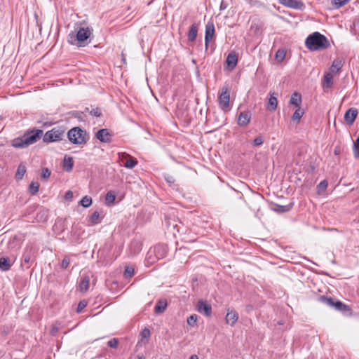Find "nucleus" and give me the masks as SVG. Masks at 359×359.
<instances>
[{
    "label": "nucleus",
    "instance_id": "obj_44",
    "mask_svg": "<svg viewBox=\"0 0 359 359\" xmlns=\"http://www.w3.org/2000/svg\"><path fill=\"white\" fill-rule=\"evenodd\" d=\"M264 143V138L262 135H259L253 140L254 147H259Z\"/></svg>",
    "mask_w": 359,
    "mask_h": 359
},
{
    "label": "nucleus",
    "instance_id": "obj_54",
    "mask_svg": "<svg viewBox=\"0 0 359 359\" xmlns=\"http://www.w3.org/2000/svg\"><path fill=\"white\" fill-rule=\"evenodd\" d=\"M227 6H228L227 4L224 1L222 0L220 4L219 9L221 11L225 10L227 8Z\"/></svg>",
    "mask_w": 359,
    "mask_h": 359
},
{
    "label": "nucleus",
    "instance_id": "obj_42",
    "mask_svg": "<svg viewBox=\"0 0 359 359\" xmlns=\"http://www.w3.org/2000/svg\"><path fill=\"white\" fill-rule=\"evenodd\" d=\"M87 306V302L86 300H81L79 302L76 308V312L81 313Z\"/></svg>",
    "mask_w": 359,
    "mask_h": 359
},
{
    "label": "nucleus",
    "instance_id": "obj_32",
    "mask_svg": "<svg viewBox=\"0 0 359 359\" xmlns=\"http://www.w3.org/2000/svg\"><path fill=\"white\" fill-rule=\"evenodd\" d=\"M39 189V184L36 182H32L31 184L29 186V191L31 195H35L38 191Z\"/></svg>",
    "mask_w": 359,
    "mask_h": 359
},
{
    "label": "nucleus",
    "instance_id": "obj_26",
    "mask_svg": "<svg viewBox=\"0 0 359 359\" xmlns=\"http://www.w3.org/2000/svg\"><path fill=\"white\" fill-rule=\"evenodd\" d=\"M74 166V160L71 156H65L63 161V167L67 172H70Z\"/></svg>",
    "mask_w": 359,
    "mask_h": 359
},
{
    "label": "nucleus",
    "instance_id": "obj_18",
    "mask_svg": "<svg viewBox=\"0 0 359 359\" xmlns=\"http://www.w3.org/2000/svg\"><path fill=\"white\" fill-rule=\"evenodd\" d=\"M238 319V313L233 310H228L225 320L226 323L231 326H233Z\"/></svg>",
    "mask_w": 359,
    "mask_h": 359
},
{
    "label": "nucleus",
    "instance_id": "obj_55",
    "mask_svg": "<svg viewBox=\"0 0 359 359\" xmlns=\"http://www.w3.org/2000/svg\"><path fill=\"white\" fill-rule=\"evenodd\" d=\"M57 332H58V327H56V326H54V327L51 329V330H50V334H51L52 335H55V334H56V333H57Z\"/></svg>",
    "mask_w": 359,
    "mask_h": 359
},
{
    "label": "nucleus",
    "instance_id": "obj_1",
    "mask_svg": "<svg viewBox=\"0 0 359 359\" xmlns=\"http://www.w3.org/2000/svg\"><path fill=\"white\" fill-rule=\"evenodd\" d=\"M65 133V128L57 126L48 130L43 134L41 129L34 128L27 130L22 136L14 138L11 145L16 149L27 148L37 142L41 137L45 143L59 142L63 140Z\"/></svg>",
    "mask_w": 359,
    "mask_h": 359
},
{
    "label": "nucleus",
    "instance_id": "obj_30",
    "mask_svg": "<svg viewBox=\"0 0 359 359\" xmlns=\"http://www.w3.org/2000/svg\"><path fill=\"white\" fill-rule=\"evenodd\" d=\"M138 163V161L133 157L130 156L124 163V166L126 168L132 169L135 168Z\"/></svg>",
    "mask_w": 359,
    "mask_h": 359
},
{
    "label": "nucleus",
    "instance_id": "obj_20",
    "mask_svg": "<svg viewBox=\"0 0 359 359\" xmlns=\"http://www.w3.org/2000/svg\"><path fill=\"white\" fill-rule=\"evenodd\" d=\"M13 262H11V259L8 257H0V270L2 271H8Z\"/></svg>",
    "mask_w": 359,
    "mask_h": 359
},
{
    "label": "nucleus",
    "instance_id": "obj_15",
    "mask_svg": "<svg viewBox=\"0 0 359 359\" xmlns=\"http://www.w3.org/2000/svg\"><path fill=\"white\" fill-rule=\"evenodd\" d=\"M333 309L337 311L343 313L344 314H349L351 312V308L348 305L345 304L338 299L334 302Z\"/></svg>",
    "mask_w": 359,
    "mask_h": 359
},
{
    "label": "nucleus",
    "instance_id": "obj_24",
    "mask_svg": "<svg viewBox=\"0 0 359 359\" xmlns=\"http://www.w3.org/2000/svg\"><path fill=\"white\" fill-rule=\"evenodd\" d=\"M323 88H330L333 86V73L330 72H325L324 74Z\"/></svg>",
    "mask_w": 359,
    "mask_h": 359
},
{
    "label": "nucleus",
    "instance_id": "obj_6",
    "mask_svg": "<svg viewBox=\"0 0 359 359\" xmlns=\"http://www.w3.org/2000/svg\"><path fill=\"white\" fill-rule=\"evenodd\" d=\"M36 258V250L31 245H27L24 250V252L22 257L21 266H25L27 269H29L31 265L35 262Z\"/></svg>",
    "mask_w": 359,
    "mask_h": 359
},
{
    "label": "nucleus",
    "instance_id": "obj_45",
    "mask_svg": "<svg viewBox=\"0 0 359 359\" xmlns=\"http://www.w3.org/2000/svg\"><path fill=\"white\" fill-rule=\"evenodd\" d=\"M70 264V258L68 256L65 257L61 263V268L62 269H66L68 268Z\"/></svg>",
    "mask_w": 359,
    "mask_h": 359
},
{
    "label": "nucleus",
    "instance_id": "obj_25",
    "mask_svg": "<svg viewBox=\"0 0 359 359\" xmlns=\"http://www.w3.org/2000/svg\"><path fill=\"white\" fill-rule=\"evenodd\" d=\"M336 300L337 299L334 298H332L331 297H326L325 295H322L318 297V301L320 302L330 306L332 309H333L334 305V302H336Z\"/></svg>",
    "mask_w": 359,
    "mask_h": 359
},
{
    "label": "nucleus",
    "instance_id": "obj_10",
    "mask_svg": "<svg viewBox=\"0 0 359 359\" xmlns=\"http://www.w3.org/2000/svg\"><path fill=\"white\" fill-rule=\"evenodd\" d=\"M167 253V250L165 245L162 244H158L154 247L153 249H150L148 254L151 256L153 254L155 255L156 259H161L163 258Z\"/></svg>",
    "mask_w": 359,
    "mask_h": 359
},
{
    "label": "nucleus",
    "instance_id": "obj_22",
    "mask_svg": "<svg viewBox=\"0 0 359 359\" xmlns=\"http://www.w3.org/2000/svg\"><path fill=\"white\" fill-rule=\"evenodd\" d=\"M167 306L165 299H159L154 307V312L157 314L162 313L165 311Z\"/></svg>",
    "mask_w": 359,
    "mask_h": 359
},
{
    "label": "nucleus",
    "instance_id": "obj_36",
    "mask_svg": "<svg viewBox=\"0 0 359 359\" xmlns=\"http://www.w3.org/2000/svg\"><path fill=\"white\" fill-rule=\"evenodd\" d=\"M18 242V240L16 238V236L11 238L8 241V248H11V250H13V249H15V250H18L20 248V246H19Z\"/></svg>",
    "mask_w": 359,
    "mask_h": 359
},
{
    "label": "nucleus",
    "instance_id": "obj_31",
    "mask_svg": "<svg viewBox=\"0 0 359 359\" xmlns=\"http://www.w3.org/2000/svg\"><path fill=\"white\" fill-rule=\"evenodd\" d=\"M304 114V110L301 109L300 108H297V109L295 110V111L293 113L292 116V120L293 121H297V123L299 122L301 118L303 116Z\"/></svg>",
    "mask_w": 359,
    "mask_h": 359
},
{
    "label": "nucleus",
    "instance_id": "obj_46",
    "mask_svg": "<svg viewBox=\"0 0 359 359\" xmlns=\"http://www.w3.org/2000/svg\"><path fill=\"white\" fill-rule=\"evenodd\" d=\"M164 179L169 184L170 186H172L175 182V177L169 174H165L164 175Z\"/></svg>",
    "mask_w": 359,
    "mask_h": 359
},
{
    "label": "nucleus",
    "instance_id": "obj_43",
    "mask_svg": "<svg viewBox=\"0 0 359 359\" xmlns=\"http://www.w3.org/2000/svg\"><path fill=\"white\" fill-rule=\"evenodd\" d=\"M90 114L95 117H101L102 116V111L98 107L92 109L90 111Z\"/></svg>",
    "mask_w": 359,
    "mask_h": 359
},
{
    "label": "nucleus",
    "instance_id": "obj_7",
    "mask_svg": "<svg viewBox=\"0 0 359 359\" xmlns=\"http://www.w3.org/2000/svg\"><path fill=\"white\" fill-rule=\"evenodd\" d=\"M196 310L206 317H210L212 315V306L206 301L199 300L196 305Z\"/></svg>",
    "mask_w": 359,
    "mask_h": 359
},
{
    "label": "nucleus",
    "instance_id": "obj_4",
    "mask_svg": "<svg viewBox=\"0 0 359 359\" xmlns=\"http://www.w3.org/2000/svg\"><path fill=\"white\" fill-rule=\"evenodd\" d=\"M68 140L74 144H85L88 140V135L85 130L74 127L67 133Z\"/></svg>",
    "mask_w": 359,
    "mask_h": 359
},
{
    "label": "nucleus",
    "instance_id": "obj_57",
    "mask_svg": "<svg viewBox=\"0 0 359 359\" xmlns=\"http://www.w3.org/2000/svg\"><path fill=\"white\" fill-rule=\"evenodd\" d=\"M137 359H145V357L143 355H138Z\"/></svg>",
    "mask_w": 359,
    "mask_h": 359
},
{
    "label": "nucleus",
    "instance_id": "obj_8",
    "mask_svg": "<svg viewBox=\"0 0 359 359\" xmlns=\"http://www.w3.org/2000/svg\"><path fill=\"white\" fill-rule=\"evenodd\" d=\"M215 34V25L212 21H209L205 25V46L207 50L209 46V43Z\"/></svg>",
    "mask_w": 359,
    "mask_h": 359
},
{
    "label": "nucleus",
    "instance_id": "obj_48",
    "mask_svg": "<svg viewBox=\"0 0 359 359\" xmlns=\"http://www.w3.org/2000/svg\"><path fill=\"white\" fill-rule=\"evenodd\" d=\"M50 174H51V172L48 168H43L42 173H41V177L44 178V179L48 178L50 177Z\"/></svg>",
    "mask_w": 359,
    "mask_h": 359
},
{
    "label": "nucleus",
    "instance_id": "obj_14",
    "mask_svg": "<svg viewBox=\"0 0 359 359\" xmlns=\"http://www.w3.org/2000/svg\"><path fill=\"white\" fill-rule=\"evenodd\" d=\"M238 63V54L235 51L230 52L226 59V64L231 69H233Z\"/></svg>",
    "mask_w": 359,
    "mask_h": 359
},
{
    "label": "nucleus",
    "instance_id": "obj_9",
    "mask_svg": "<svg viewBox=\"0 0 359 359\" xmlns=\"http://www.w3.org/2000/svg\"><path fill=\"white\" fill-rule=\"evenodd\" d=\"M278 2L286 7L303 11L305 8L304 4L299 0H278Z\"/></svg>",
    "mask_w": 359,
    "mask_h": 359
},
{
    "label": "nucleus",
    "instance_id": "obj_34",
    "mask_svg": "<svg viewBox=\"0 0 359 359\" xmlns=\"http://www.w3.org/2000/svg\"><path fill=\"white\" fill-rule=\"evenodd\" d=\"M135 273V269L132 266H126L125 268V271L123 273V276L125 278H130L133 277Z\"/></svg>",
    "mask_w": 359,
    "mask_h": 359
},
{
    "label": "nucleus",
    "instance_id": "obj_17",
    "mask_svg": "<svg viewBox=\"0 0 359 359\" xmlns=\"http://www.w3.org/2000/svg\"><path fill=\"white\" fill-rule=\"evenodd\" d=\"M199 23L194 22L191 25L187 34L188 41L189 42H194L196 41Z\"/></svg>",
    "mask_w": 359,
    "mask_h": 359
},
{
    "label": "nucleus",
    "instance_id": "obj_21",
    "mask_svg": "<svg viewBox=\"0 0 359 359\" xmlns=\"http://www.w3.org/2000/svg\"><path fill=\"white\" fill-rule=\"evenodd\" d=\"M302 101V100L301 94L297 92H294L291 95V97L290 100V104L294 105L297 108H300Z\"/></svg>",
    "mask_w": 359,
    "mask_h": 359
},
{
    "label": "nucleus",
    "instance_id": "obj_49",
    "mask_svg": "<svg viewBox=\"0 0 359 359\" xmlns=\"http://www.w3.org/2000/svg\"><path fill=\"white\" fill-rule=\"evenodd\" d=\"M46 211L42 210L39 213L37 214L36 217L39 218V220L46 221L47 219V214Z\"/></svg>",
    "mask_w": 359,
    "mask_h": 359
},
{
    "label": "nucleus",
    "instance_id": "obj_53",
    "mask_svg": "<svg viewBox=\"0 0 359 359\" xmlns=\"http://www.w3.org/2000/svg\"><path fill=\"white\" fill-rule=\"evenodd\" d=\"M73 198V192L70 190L67 191L66 193H65V198L66 200H72Z\"/></svg>",
    "mask_w": 359,
    "mask_h": 359
},
{
    "label": "nucleus",
    "instance_id": "obj_2",
    "mask_svg": "<svg viewBox=\"0 0 359 359\" xmlns=\"http://www.w3.org/2000/svg\"><path fill=\"white\" fill-rule=\"evenodd\" d=\"M305 45L311 51L325 50L330 46L327 38L318 32L309 34L306 39Z\"/></svg>",
    "mask_w": 359,
    "mask_h": 359
},
{
    "label": "nucleus",
    "instance_id": "obj_27",
    "mask_svg": "<svg viewBox=\"0 0 359 359\" xmlns=\"http://www.w3.org/2000/svg\"><path fill=\"white\" fill-rule=\"evenodd\" d=\"M116 199V194L113 191H109L105 196V204L108 206L114 205Z\"/></svg>",
    "mask_w": 359,
    "mask_h": 359
},
{
    "label": "nucleus",
    "instance_id": "obj_52",
    "mask_svg": "<svg viewBox=\"0 0 359 359\" xmlns=\"http://www.w3.org/2000/svg\"><path fill=\"white\" fill-rule=\"evenodd\" d=\"M118 156L121 160H123V159L127 160L131 156L126 152H121V153H118Z\"/></svg>",
    "mask_w": 359,
    "mask_h": 359
},
{
    "label": "nucleus",
    "instance_id": "obj_39",
    "mask_svg": "<svg viewBox=\"0 0 359 359\" xmlns=\"http://www.w3.org/2000/svg\"><path fill=\"white\" fill-rule=\"evenodd\" d=\"M26 172L25 168L24 166H19L17 170V172L15 174V177L18 180L22 179L25 173Z\"/></svg>",
    "mask_w": 359,
    "mask_h": 359
},
{
    "label": "nucleus",
    "instance_id": "obj_12",
    "mask_svg": "<svg viewBox=\"0 0 359 359\" xmlns=\"http://www.w3.org/2000/svg\"><path fill=\"white\" fill-rule=\"evenodd\" d=\"M358 114V112L357 109L353 107L348 109L344 114V121L346 124L352 125L354 123Z\"/></svg>",
    "mask_w": 359,
    "mask_h": 359
},
{
    "label": "nucleus",
    "instance_id": "obj_5",
    "mask_svg": "<svg viewBox=\"0 0 359 359\" xmlns=\"http://www.w3.org/2000/svg\"><path fill=\"white\" fill-rule=\"evenodd\" d=\"M230 90L228 84L224 86L218 97L219 107L224 111H229L230 109Z\"/></svg>",
    "mask_w": 359,
    "mask_h": 359
},
{
    "label": "nucleus",
    "instance_id": "obj_37",
    "mask_svg": "<svg viewBox=\"0 0 359 359\" xmlns=\"http://www.w3.org/2000/svg\"><path fill=\"white\" fill-rule=\"evenodd\" d=\"M328 183L327 181L324 180L321 181L318 185H317V191L318 194H321L324 192L327 187Z\"/></svg>",
    "mask_w": 359,
    "mask_h": 359
},
{
    "label": "nucleus",
    "instance_id": "obj_41",
    "mask_svg": "<svg viewBox=\"0 0 359 359\" xmlns=\"http://www.w3.org/2000/svg\"><path fill=\"white\" fill-rule=\"evenodd\" d=\"M286 52L283 49H279L276 53V58L279 61H283L285 57Z\"/></svg>",
    "mask_w": 359,
    "mask_h": 359
},
{
    "label": "nucleus",
    "instance_id": "obj_23",
    "mask_svg": "<svg viewBox=\"0 0 359 359\" xmlns=\"http://www.w3.org/2000/svg\"><path fill=\"white\" fill-rule=\"evenodd\" d=\"M343 62L341 60L335 59L329 69V72L333 74L337 73L343 67Z\"/></svg>",
    "mask_w": 359,
    "mask_h": 359
},
{
    "label": "nucleus",
    "instance_id": "obj_51",
    "mask_svg": "<svg viewBox=\"0 0 359 359\" xmlns=\"http://www.w3.org/2000/svg\"><path fill=\"white\" fill-rule=\"evenodd\" d=\"M140 334L143 338H149L150 337L151 332L148 328H144L142 330Z\"/></svg>",
    "mask_w": 359,
    "mask_h": 359
},
{
    "label": "nucleus",
    "instance_id": "obj_16",
    "mask_svg": "<svg viewBox=\"0 0 359 359\" xmlns=\"http://www.w3.org/2000/svg\"><path fill=\"white\" fill-rule=\"evenodd\" d=\"M270 98L267 103L266 108L270 111H273L276 109L278 105L277 95L278 94L275 92L270 91Z\"/></svg>",
    "mask_w": 359,
    "mask_h": 359
},
{
    "label": "nucleus",
    "instance_id": "obj_11",
    "mask_svg": "<svg viewBox=\"0 0 359 359\" xmlns=\"http://www.w3.org/2000/svg\"><path fill=\"white\" fill-rule=\"evenodd\" d=\"M95 136L101 142L109 143L111 142L112 134L107 128L99 130Z\"/></svg>",
    "mask_w": 359,
    "mask_h": 359
},
{
    "label": "nucleus",
    "instance_id": "obj_28",
    "mask_svg": "<svg viewBox=\"0 0 359 359\" xmlns=\"http://www.w3.org/2000/svg\"><path fill=\"white\" fill-rule=\"evenodd\" d=\"M90 278L86 276L82 278L79 283V289L81 291H87L89 288Z\"/></svg>",
    "mask_w": 359,
    "mask_h": 359
},
{
    "label": "nucleus",
    "instance_id": "obj_38",
    "mask_svg": "<svg viewBox=\"0 0 359 359\" xmlns=\"http://www.w3.org/2000/svg\"><path fill=\"white\" fill-rule=\"evenodd\" d=\"M198 320V316L196 314H192L187 318V324L191 327H194L196 325V323Z\"/></svg>",
    "mask_w": 359,
    "mask_h": 359
},
{
    "label": "nucleus",
    "instance_id": "obj_59",
    "mask_svg": "<svg viewBox=\"0 0 359 359\" xmlns=\"http://www.w3.org/2000/svg\"><path fill=\"white\" fill-rule=\"evenodd\" d=\"M50 123H43V126H45V127L48 126H50Z\"/></svg>",
    "mask_w": 359,
    "mask_h": 359
},
{
    "label": "nucleus",
    "instance_id": "obj_58",
    "mask_svg": "<svg viewBox=\"0 0 359 359\" xmlns=\"http://www.w3.org/2000/svg\"><path fill=\"white\" fill-rule=\"evenodd\" d=\"M90 110L89 109V108H88V107H86V108H85V111H86V112H89V113H90Z\"/></svg>",
    "mask_w": 359,
    "mask_h": 359
},
{
    "label": "nucleus",
    "instance_id": "obj_40",
    "mask_svg": "<svg viewBox=\"0 0 359 359\" xmlns=\"http://www.w3.org/2000/svg\"><path fill=\"white\" fill-rule=\"evenodd\" d=\"M353 154L355 158H359V136L353 143Z\"/></svg>",
    "mask_w": 359,
    "mask_h": 359
},
{
    "label": "nucleus",
    "instance_id": "obj_56",
    "mask_svg": "<svg viewBox=\"0 0 359 359\" xmlns=\"http://www.w3.org/2000/svg\"><path fill=\"white\" fill-rule=\"evenodd\" d=\"M189 359H198V357L197 355L194 354L190 356Z\"/></svg>",
    "mask_w": 359,
    "mask_h": 359
},
{
    "label": "nucleus",
    "instance_id": "obj_50",
    "mask_svg": "<svg viewBox=\"0 0 359 359\" xmlns=\"http://www.w3.org/2000/svg\"><path fill=\"white\" fill-rule=\"evenodd\" d=\"M245 2L249 4L252 6H260L262 4L258 0H244Z\"/></svg>",
    "mask_w": 359,
    "mask_h": 359
},
{
    "label": "nucleus",
    "instance_id": "obj_60",
    "mask_svg": "<svg viewBox=\"0 0 359 359\" xmlns=\"http://www.w3.org/2000/svg\"><path fill=\"white\" fill-rule=\"evenodd\" d=\"M123 62H126V59L124 57L123 58Z\"/></svg>",
    "mask_w": 359,
    "mask_h": 359
},
{
    "label": "nucleus",
    "instance_id": "obj_19",
    "mask_svg": "<svg viewBox=\"0 0 359 359\" xmlns=\"http://www.w3.org/2000/svg\"><path fill=\"white\" fill-rule=\"evenodd\" d=\"M293 206H294L293 202H291L289 204L285 205H281L274 203V204H273V207L271 208V209L276 212L283 213V212H289L293 208Z\"/></svg>",
    "mask_w": 359,
    "mask_h": 359
},
{
    "label": "nucleus",
    "instance_id": "obj_33",
    "mask_svg": "<svg viewBox=\"0 0 359 359\" xmlns=\"http://www.w3.org/2000/svg\"><path fill=\"white\" fill-rule=\"evenodd\" d=\"M79 204L84 208H88L92 204V198L88 196H85L82 198V199L79 201Z\"/></svg>",
    "mask_w": 359,
    "mask_h": 359
},
{
    "label": "nucleus",
    "instance_id": "obj_3",
    "mask_svg": "<svg viewBox=\"0 0 359 359\" xmlns=\"http://www.w3.org/2000/svg\"><path fill=\"white\" fill-rule=\"evenodd\" d=\"M93 34V29L89 27H81L76 34L73 32H70L67 36V41L69 43L77 46H83L84 42Z\"/></svg>",
    "mask_w": 359,
    "mask_h": 359
},
{
    "label": "nucleus",
    "instance_id": "obj_47",
    "mask_svg": "<svg viewBox=\"0 0 359 359\" xmlns=\"http://www.w3.org/2000/svg\"><path fill=\"white\" fill-rule=\"evenodd\" d=\"M107 344L109 347L116 348L118 346V340L116 338H112L107 342Z\"/></svg>",
    "mask_w": 359,
    "mask_h": 359
},
{
    "label": "nucleus",
    "instance_id": "obj_29",
    "mask_svg": "<svg viewBox=\"0 0 359 359\" xmlns=\"http://www.w3.org/2000/svg\"><path fill=\"white\" fill-rule=\"evenodd\" d=\"M350 0H331L332 8L339 9L349 2Z\"/></svg>",
    "mask_w": 359,
    "mask_h": 359
},
{
    "label": "nucleus",
    "instance_id": "obj_13",
    "mask_svg": "<svg viewBox=\"0 0 359 359\" xmlns=\"http://www.w3.org/2000/svg\"><path fill=\"white\" fill-rule=\"evenodd\" d=\"M251 113L249 111H242L238 117V125L239 126H246L250 121Z\"/></svg>",
    "mask_w": 359,
    "mask_h": 359
},
{
    "label": "nucleus",
    "instance_id": "obj_35",
    "mask_svg": "<svg viewBox=\"0 0 359 359\" xmlns=\"http://www.w3.org/2000/svg\"><path fill=\"white\" fill-rule=\"evenodd\" d=\"M100 218V213L97 211H95L90 217L89 218V222L92 225L97 224L100 222L99 220Z\"/></svg>",
    "mask_w": 359,
    "mask_h": 359
}]
</instances>
